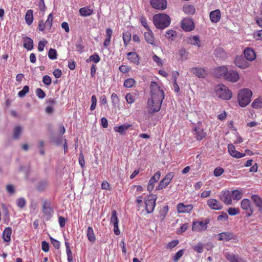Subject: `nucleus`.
Segmentation results:
<instances>
[{
  "label": "nucleus",
  "instance_id": "nucleus-34",
  "mask_svg": "<svg viewBox=\"0 0 262 262\" xmlns=\"http://www.w3.org/2000/svg\"><path fill=\"white\" fill-rule=\"evenodd\" d=\"M24 47L28 50H31L33 48V41L28 37L24 38Z\"/></svg>",
  "mask_w": 262,
  "mask_h": 262
},
{
  "label": "nucleus",
  "instance_id": "nucleus-55",
  "mask_svg": "<svg viewBox=\"0 0 262 262\" xmlns=\"http://www.w3.org/2000/svg\"><path fill=\"white\" fill-rule=\"evenodd\" d=\"M228 214L230 215L233 216L239 213V209L236 208H229L227 211Z\"/></svg>",
  "mask_w": 262,
  "mask_h": 262
},
{
  "label": "nucleus",
  "instance_id": "nucleus-30",
  "mask_svg": "<svg viewBox=\"0 0 262 262\" xmlns=\"http://www.w3.org/2000/svg\"><path fill=\"white\" fill-rule=\"evenodd\" d=\"M225 257L230 262H243V259L233 254L226 253Z\"/></svg>",
  "mask_w": 262,
  "mask_h": 262
},
{
  "label": "nucleus",
  "instance_id": "nucleus-28",
  "mask_svg": "<svg viewBox=\"0 0 262 262\" xmlns=\"http://www.w3.org/2000/svg\"><path fill=\"white\" fill-rule=\"evenodd\" d=\"M106 38L103 42L104 47L107 48L110 44L111 38L113 34V31L110 28H106L105 30Z\"/></svg>",
  "mask_w": 262,
  "mask_h": 262
},
{
  "label": "nucleus",
  "instance_id": "nucleus-58",
  "mask_svg": "<svg viewBox=\"0 0 262 262\" xmlns=\"http://www.w3.org/2000/svg\"><path fill=\"white\" fill-rule=\"evenodd\" d=\"M3 208L5 213L4 221L5 223H7L9 221V211L8 208L5 206H3Z\"/></svg>",
  "mask_w": 262,
  "mask_h": 262
},
{
  "label": "nucleus",
  "instance_id": "nucleus-60",
  "mask_svg": "<svg viewBox=\"0 0 262 262\" xmlns=\"http://www.w3.org/2000/svg\"><path fill=\"white\" fill-rule=\"evenodd\" d=\"M253 37L256 40H262V29L254 32Z\"/></svg>",
  "mask_w": 262,
  "mask_h": 262
},
{
  "label": "nucleus",
  "instance_id": "nucleus-20",
  "mask_svg": "<svg viewBox=\"0 0 262 262\" xmlns=\"http://www.w3.org/2000/svg\"><path fill=\"white\" fill-rule=\"evenodd\" d=\"M190 71L199 78H203L207 74L206 70L203 68H192L190 69Z\"/></svg>",
  "mask_w": 262,
  "mask_h": 262
},
{
  "label": "nucleus",
  "instance_id": "nucleus-56",
  "mask_svg": "<svg viewBox=\"0 0 262 262\" xmlns=\"http://www.w3.org/2000/svg\"><path fill=\"white\" fill-rule=\"evenodd\" d=\"M29 88L27 85H25L23 87L22 90L19 91L18 93V96L19 97H23L27 93L29 92Z\"/></svg>",
  "mask_w": 262,
  "mask_h": 262
},
{
  "label": "nucleus",
  "instance_id": "nucleus-64",
  "mask_svg": "<svg viewBox=\"0 0 262 262\" xmlns=\"http://www.w3.org/2000/svg\"><path fill=\"white\" fill-rule=\"evenodd\" d=\"M42 82L45 85L48 86L51 84L52 80L49 75H46L43 77Z\"/></svg>",
  "mask_w": 262,
  "mask_h": 262
},
{
  "label": "nucleus",
  "instance_id": "nucleus-54",
  "mask_svg": "<svg viewBox=\"0 0 262 262\" xmlns=\"http://www.w3.org/2000/svg\"><path fill=\"white\" fill-rule=\"evenodd\" d=\"M100 60V58L99 56L97 53H95V54L92 55L91 56H90L89 58L87 60V62H88V61L90 60V61H93L95 63H98V62H99Z\"/></svg>",
  "mask_w": 262,
  "mask_h": 262
},
{
  "label": "nucleus",
  "instance_id": "nucleus-45",
  "mask_svg": "<svg viewBox=\"0 0 262 262\" xmlns=\"http://www.w3.org/2000/svg\"><path fill=\"white\" fill-rule=\"evenodd\" d=\"M204 244L201 242L192 246L193 249L198 253H202L204 250Z\"/></svg>",
  "mask_w": 262,
  "mask_h": 262
},
{
  "label": "nucleus",
  "instance_id": "nucleus-46",
  "mask_svg": "<svg viewBox=\"0 0 262 262\" xmlns=\"http://www.w3.org/2000/svg\"><path fill=\"white\" fill-rule=\"evenodd\" d=\"M136 83L135 80L133 78H128L124 82V86L127 88H132Z\"/></svg>",
  "mask_w": 262,
  "mask_h": 262
},
{
  "label": "nucleus",
  "instance_id": "nucleus-62",
  "mask_svg": "<svg viewBox=\"0 0 262 262\" xmlns=\"http://www.w3.org/2000/svg\"><path fill=\"white\" fill-rule=\"evenodd\" d=\"M140 20L142 25L144 27V28H146L147 30H149L150 28L149 26L148 25L146 18L144 16H141L140 17Z\"/></svg>",
  "mask_w": 262,
  "mask_h": 262
},
{
  "label": "nucleus",
  "instance_id": "nucleus-14",
  "mask_svg": "<svg viewBox=\"0 0 262 262\" xmlns=\"http://www.w3.org/2000/svg\"><path fill=\"white\" fill-rule=\"evenodd\" d=\"M239 76L238 73L233 70L228 71L225 75L224 79L231 82H236L238 80Z\"/></svg>",
  "mask_w": 262,
  "mask_h": 262
},
{
  "label": "nucleus",
  "instance_id": "nucleus-51",
  "mask_svg": "<svg viewBox=\"0 0 262 262\" xmlns=\"http://www.w3.org/2000/svg\"><path fill=\"white\" fill-rule=\"evenodd\" d=\"M177 36L176 31L169 30L166 32L165 36L167 39L173 40V38Z\"/></svg>",
  "mask_w": 262,
  "mask_h": 262
},
{
  "label": "nucleus",
  "instance_id": "nucleus-36",
  "mask_svg": "<svg viewBox=\"0 0 262 262\" xmlns=\"http://www.w3.org/2000/svg\"><path fill=\"white\" fill-rule=\"evenodd\" d=\"M169 210V207L168 205H165L163 206L159 211V217L160 218L161 221H163Z\"/></svg>",
  "mask_w": 262,
  "mask_h": 262
},
{
  "label": "nucleus",
  "instance_id": "nucleus-22",
  "mask_svg": "<svg viewBox=\"0 0 262 262\" xmlns=\"http://www.w3.org/2000/svg\"><path fill=\"white\" fill-rule=\"evenodd\" d=\"M227 71L228 69L226 67H219L215 69L214 71V76L217 78H221L222 77L224 78Z\"/></svg>",
  "mask_w": 262,
  "mask_h": 262
},
{
  "label": "nucleus",
  "instance_id": "nucleus-7",
  "mask_svg": "<svg viewBox=\"0 0 262 262\" xmlns=\"http://www.w3.org/2000/svg\"><path fill=\"white\" fill-rule=\"evenodd\" d=\"M173 176L174 174L172 172L167 173L164 178L160 181L158 186L156 187V190H159L166 188L170 183Z\"/></svg>",
  "mask_w": 262,
  "mask_h": 262
},
{
  "label": "nucleus",
  "instance_id": "nucleus-13",
  "mask_svg": "<svg viewBox=\"0 0 262 262\" xmlns=\"http://www.w3.org/2000/svg\"><path fill=\"white\" fill-rule=\"evenodd\" d=\"M150 4L153 8L158 10H163L167 7L166 0H150Z\"/></svg>",
  "mask_w": 262,
  "mask_h": 262
},
{
  "label": "nucleus",
  "instance_id": "nucleus-38",
  "mask_svg": "<svg viewBox=\"0 0 262 262\" xmlns=\"http://www.w3.org/2000/svg\"><path fill=\"white\" fill-rule=\"evenodd\" d=\"M87 237L88 238V239L92 243H94L96 240V237H95L94 230L91 227H89L88 228Z\"/></svg>",
  "mask_w": 262,
  "mask_h": 262
},
{
  "label": "nucleus",
  "instance_id": "nucleus-29",
  "mask_svg": "<svg viewBox=\"0 0 262 262\" xmlns=\"http://www.w3.org/2000/svg\"><path fill=\"white\" fill-rule=\"evenodd\" d=\"M12 234V229L11 227H6L3 232V238L6 242H10L11 241V235Z\"/></svg>",
  "mask_w": 262,
  "mask_h": 262
},
{
  "label": "nucleus",
  "instance_id": "nucleus-1",
  "mask_svg": "<svg viewBox=\"0 0 262 262\" xmlns=\"http://www.w3.org/2000/svg\"><path fill=\"white\" fill-rule=\"evenodd\" d=\"M150 88V98L148 101L147 105L149 113H154L160 110L165 95L163 90L156 82L152 81Z\"/></svg>",
  "mask_w": 262,
  "mask_h": 262
},
{
  "label": "nucleus",
  "instance_id": "nucleus-3",
  "mask_svg": "<svg viewBox=\"0 0 262 262\" xmlns=\"http://www.w3.org/2000/svg\"><path fill=\"white\" fill-rule=\"evenodd\" d=\"M252 93L248 89L241 90L237 95L238 104L241 107L246 106L251 101Z\"/></svg>",
  "mask_w": 262,
  "mask_h": 262
},
{
  "label": "nucleus",
  "instance_id": "nucleus-50",
  "mask_svg": "<svg viewBox=\"0 0 262 262\" xmlns=\"http://www.w3.org/2000/svg\"><path fill=\"white\" fill-rule=\"evenodd\" d=\"M131 39L130 34L129 33H123V40L125 46H126Z\"/></svg>",
  "mask_w": 262,
  "mask_h": 262
},
{
  "label": "nucleus",
  "instance_id": "nucleus-61",
  "mask_svg": "<svg viewBox=\"0 0 262 262\" xmlns=\"http://www.w3.org/2000/svg\"><path fill=\"white\" fill-rule=\"evenodd\" d=\"M179 242L178 240H172V241L169 242L166 246L167 249H171L176 246H177L179 244Z\"/></svg>",
  "mask_w": 262,
  "mask_h": 262
},
{
  "label": "nucleus",
  "instance_id": "nucleus-49",
  "mask_svg": "<svg viewBox=\"0 0 262 262\" xmlns=\"http://www.w3.org/2000/svg\"><path fill=\"white\" fill-rule=\"evenodd\" d=\"M57 52L55 49L51 48L48 52V56L50 59L54 60L57 58Z\"/></svg>",
  "mask_w": 262,
  "mask_h": 262
},
{
  "label": "nucleus",
  "instance_id": "nucleus-43",
  "mask_svg": "<svg viewBox=\"0 0 262 262\" xmlns=\"http://www.w3.org/2000/svg\"><path fill=\"white\" fill-rule=\"evenodd\" d=\"M125 99L128 104H132L136 100V95L133 93H127L125 96Z\"/></svg>",
  "mask_w": 262,
  "mask_h": 262
},
{
  "label": "nucleus",
  "instance_id": "nucleus-23",
  "mask_svg": "<svg viewBox=\"0 0 262 262\" xmlns=\"http://www.w3.org/2000/svg\"><path fill=\"white\" fill-rule=\"evenodd\" d=\"M131 127V124L125 123L118 126L114 127V129L115 132L119 133L120 134L123 135L125 134L126 131Z\"/></svg>",
  "mask_w": 262,
  "mask_h": 262
},
{
  "label": "nucleus",
  "instance_id": "nucleus-41",
  "mask_svg": "<svg viewBox=\"0 0 262 262\" xmlns=\"http://www.w3.org/2000/svg\"><path fill=\"white\" fill-rule=\"evenodd\" d=\"M48 186V182L47 181L43 180L38 182L37 186V189L39 191H43Z\"/></svg>",
  "mask_w": 262,
  "mask_h": 262
},
{
  "label": "nucleus",
  "instance_id": "nucleus-53",
  "mask_svg": "<svg viewBox=\"0 0 262 262\" xmlns=\"http://www.w3.org/2000/svg\"><path fill=\"white\" fill-rule=\"evenodd\" d=\"M35 94L39 99H43L46 97V93L40 88H37L36 90Z\"/></svg>",
  "mask_w": 262,
  "mask_h": 262
},
{
  "label": "nucleus",
  "instance_id": "nucleus-31",
  "mask_svg": "<svg viewBox=\"0 0 262 262\" xmlns=\"http://www.w3.org/2000/svg\"><path fill=\"white\" fill-rule=\"evenodd\" d=\"M93 10L91 9L90 7H84L79 9V14L82 16H88L92 14Z\"/></svg>",
  "mask_w": 262,
  "mask_h": 262
},
{
  "label": "nucleus",
  "instance_id": "nucleus-33",
  "mask_svg": "<svg viewBox=\"0 0 262 262\" xmlns=\"http://www.w3.org/2000/svg\"><path fill=\"white\" fill-rule=\"evenodd\" d=\"M184 13L187 15H193L195 12V9L194 6L191 5H185L183 7Z\"/></svg>",
  "mask_w": 262,
  "mask_h": 262
},
{
  "label": "nucleus",
  "instance_id": "nucleus-57",
  "mask_svg": "<svg viewBox=\"0 0 262 262\" xmlns=\"http://www.w3.org/2000/svg\"><path fill=\"white\" fill-rule=\"evenodd\" d=\"M53 21V15L52 13H50L48 16L47 20L45 23L46 25V27L48 28L49 29H51Z\"/></svg>",
  "mask_w": 262,
  "mask_h": 262
},
{
  "label": "nucleus",
  "instance_id": "nucleus-10",
  "mask_svg": "<svg viewBox=\"0 0 262 262\" xmlns=\"http://www.w3.org/2000/svg\"><path fill=\"white\" fill-rule=\"evenodd\" d=\"M111 223L113 224L114 232L115 235H118L120 234V232L118 227L119 220L117 217V212L116 210H114L112 211V216L110 221Z\"/></svg>",
  "mask_w": 262,
  "mask_h": 262
},
{
  "label": "nucleus",
  "instance_id": "nucleus-39",
  "mask_svg": "<svg viewBox=\"0 0 262 262\" xmlns=\"http://www.w3.org/2000/svg\"><path fill=\"white\" fill-rule=\"evenodd\" d=\"M42 212L45 214L50 215L53 212L52 208L50 207L47 202L43 203L42 206Z\"/></svg>",
  "mask_w": 262,
  "mask_h": 262
},
{
  "label": "nucleus",
  "instance_id": "nucleus-4",
  "mask_svg": "<svg viewBox=\"0 0 262 262\" xmlns=\"http://www.w3.org/2000/svg\"><path fill=\"white\" fill-rule=\"evenodd\" d=\"M216 95L223 100H230L232 96L231 91L224 84H219L216 90Z\"/></svg>",
  "mask_w": 262,
  "mask_h": 262
},
{
  "label": "nucleus",
  "instance_id": "nucleus-15",
  "mask_svg": "<svg viewBox=\"0 0 262 262\" xmlns=\"http://www.w3.org/2000/svg\"><path fill=\"white\" fill-rule=\"evenodd\" d=\"M161 177V172L158 171L150 179L147 189L149 192L153 190L155 187V184L157 183L160 179Z\"/></svg>",
  "mask_w": 262,
  "mask_h": 262
},
{
  "label": "nucleus",
  "instance_id": "nucleus-9",
  "mask_svg": "<svg viewBox=\"0 0 262 262\" xmlns=\"http://www.w3.org/2000/svg\"><path fill=\"white\" fill-rule=\"evenodd\" d=\"M241 207L246 211L247 217L250 216L253 213V208L250 200L248 199H244L241 201Z\"/></svg>",
  "mask_w": 262,
  "mask_h": 262
},
{
  "label": "nucleus",
  "instance_id": "nucleus-44",
  "mask_svg": "<svg viewBox=\"0 0 262 262\" xmlns=\"http://www.w3.org/2000/svg\"><path fill=\"white\" fill-rule=\"evenodd\" d=\"M23 128L20 126H16L14 129L13 137L15 139H18L19 138L20 135L22 132Z\"/></svg>",
  "mask_w": 262,
  "mask_h": 262
},
{
  "label": "nucleus",
  "instance_id": "nucleus-63",
  "mask_svg": "<svg viewBox=\"0 0 262 262\" xmlns=\"http://www.w3.org/2000/svg\"><path fill=\"white\" fill-rule=\"evenodd\" d=\"M91 101H92V104H91V105L90 107V110L91 111H93L96 108V106L97 102V98L95 95H93L92 96Z\"/></svg>",
  "mask_w": 262,
  "mask_h": 262
},
{
  "label": "nucleus",
  "instance_id": "nucleus-16",
  "mask_svg": "<svg viewBox=\"0 0 262 262\" xmlns=\"http://www.w3.org/2000/svg\"><path fill=\"white\" fill-rule=\"evenodd\" d=\"M207 204L208 207L212 210H219L223 208L222 203L215 199H210L208 200Z\"/></svg>",
  "mask_w": 262,
  "mask_h": 262
},
{
  "label": "nucleus",
  "instance_id": "nucleus-47",
  "mask_svg": "<svg viewBox=\"0 0 262 262\" xmlns=\"http://www.w3.org/2000/svg\"><path fill=\"white\" fill-rule=\"evenodd\" d=\"M184 252V249H181L178 251L172 257V260L174 262L178 261L183 256Z\"/></svg>",
  "mask_w": 262,
  "mask_h": 262
},
{
  "label": "nucleus",
  "instance_id": "nucleus-19",
  "mask_svg": "<svg viewBox=\"0 0 262 262\" xmlns=\"http://www.w3.org/2000/svg\"><path fill=\"white\" fill-rule=\"evenodd\" d=\"M218 239L219 241H229L231 239H235L236 236L230 232H224L219 234Z\"/></svg>",
  "mask_w": 262,
  "mask_h": 262
},
{
  "label": "nucleus",
  "instance_id": "nucleus-48",
  "mask_svg": "<svg viewBox=\"0 0 262 262\" xmlns=\"http://www.w3.org/2000/svg\"><path fill=\"white\" fill-rule=\"evenodd\" d=\"M251 106L254 108H262V101L260 99H256L252 103Z\"/></svg>",
  "mask_w": 262,
  "mask_h": 262
},
{
  "label": "nucleus",
  "instance_id": "nucleus-6",
  "mask_svg": "<svg viewBox=\"0 0 262 262\" xmlns=\"http://www.w3.org/2000/svg\"><path fill=\"white\" fill-rule=\"evenodd\" d=\"M157 197L155 195H150L145 200V210L147 213H150L154 210L156 206Z\"/></svg>",
  "mask_w": 262,
  "mask_h": 262
},
{
  "label": "nucleus",
  "instance_id": "nucleus-40",
  "mask_svg": "<svg viewBox=\"0 0 262 262\" xmlns=\"http://www.w3.org/2000/svg\"><path fill=\"white\" fill-rule=\"evenodd\" d=\"M65 246L66 247V253L68 256V260L69 262H72L73 260L72 252L70 247V244L65 241Z\"/></svg>",
  "mask_w": 262,
  "mask_h": 262
},
{
  "label": "nucleus",
  "instance_id": "nucleus-52",
  "mask_svg": "<svg viewBox=\"0 0 262 262\" xmlns=\"http://www.w3.org/2000/svg\"><path fill=\"white\" fill-rule=\"evenodd\" d=\"M111 101H112L113 105L115 106L119 104V99L116 93H113L112 94Z\"/></svg>",
  "mask_w": 262,
  "mask_h": 262
},
{
  "label": "nucleus",
  "instance_id": "nucleus-25",
  "mask_svg": "<svg viewBox=\"0 0 262 262\" xmlns=\"http://www.w3.org/2000/svg\"><path fill=\"white\" fill-rule=\"evenodd\" d=\"M127 56L128 60H129L130 62H132L137 65H139L140 64L139 56L136 52H128L127 53Z\"/></svg>",
  "mask_w": 262,
  "mask_h": 262
},
{
  "label": "nucleus",
  "instance_id": "nucleus-8",
  "mask_svg": "<svg viewBox=\"0 0 262 262\" xmlns=\"http://www.w3.org/2000/svg\"><path fill=\"white\" fill-rule=\"evenodd\" d=\"M220 200L226 205H231L232 204V194L228 190H223L220 194Z\"/></svg>",
  "mask_w": 262,
  "mask_h": 262
},
{
  "label": "nucleus",
  "instance_id": "nucleus-32",
  "mask_svg": "<svg viewBox=\"0 0 262 262\" xmlns=\"http://www.w3.org/2000/svg\"><path fill=\"white\" fill-rule=\"evenodd\" d=\"M144 37L146 41L151 44L154 45L155 43V38L152 32L150 29L147 30V32L144 33Z\"/></svg>",
  "mask_w": 262,
  "mask_h": 262
},
{
  "label": "nucleus",
  "instance_id": "nucleus-17",
  "mask_svg": "<svg viewBox=\"0 0 262 262\" xmlns=\"http://www.w3.org/2000/svg\"><path fill=\"white\" fill-rule=\"evenodd\" d=\"M234 63L235 65L242 69L248 68L250 66V63L242 56H236Z\"/></svg>",
  "mask_w": 262,
  "mask_h": 262
},
{
  "label": "nucleus",
  "instance_id": "nucleus-11",
  "mask_svg": "<svg viewBox=\"0 0 262 262\" xmlns=\"http://www.w3.org/2000/svg\"><path fill=\"white\" fill-rule=\"evenodd\" d=\"M181 28L184 31H191L194 29V22L191 18H184L181 21Z\"/></svg>",
  "mask_w": 262,
  "mask_h": 262
},
{
  "label": "nucleus",
  "instance_id": "nucleus-37",
  "mask_svg": "<svg viewBox=\"0 0 262 262\" xmlns=\"http://www.w3.org/2000/svg\"><path fill=\"white\" fill-rule=\"evenodd\" d=\"M232 198L233 200L238 201L242 199L243 191L239 189H235L231 191Z\"/></svg>",
  "mask_w": 262,
  "mask_h": 262
},
{
  "label": "nucleus",
  "instance_id": "nucleus-2",
  "mask_svg": "<svg viewBox=\"0 0 262 262\" xmlns=\"http://www.w3.org/2000/svg\"><path fill=\"white\" fill-rule=\"evenodd\" d=\"M170 22V17L166 14L159 13L153 16V23L157 29H164L169 26Z\"/></svg>",
  "mask_w": 262,
  "mask_h": 262
},
{
  "label": "nucleus",
  "instance_id": "nucleus-59",
  "mask_svg": "<svg viewBox=\"0 0 262 262\" xmlns=\"http://www.w3.org/2000/svg\"><path fill=\"white\" fill-rule=\"evenodd\" d=\"M224 172V169L221 167H217L215 168L213 174L215 177H220Z\"/></svg>",
  "mask_w": 262,
  "mask_h": 262
},
{
  "label": "nucleus",
  "instance_id": "nucleus-27",
  "mask_svg": "<svg viewBox=\"0 0 262 262\" xmlns=\"http://www.w3.org/2000/svg\"><path fill=\"white\" fill-rule=\"evenodd\" d=\"M193 130L195 133V137L198 140H202L206 136V132L200 127H195Z\"/></svg>",
  "mask_w": 262,
  "mask_h": 262
},
{
  "label": "nucleus",
  "instance_id": "nucleus-35",
  "mask_svg": "<svg viewBox=\"0 0 262 262\" xmlns=\"http://www.w3.org/2000/svg\"><path fill=\"white\" fill-rule=\"evenodd\" d=\"M33 11L29 9L27 10L25 15V21L28 25H30L33 21Z\"/></svg>",
  "mask_w": 262,
  "mask_h": 262
},
{
  "label": "nucleus",
  "instance_id": "nucleus-24",
  "mask_svg": "<svg viewBox=\"0 0 262 262\" xmlns=\"http://www.w3.org/2000/svg\"><path fill=\"white\" fill-rule=\"evenodd\" d=\"M244 53L245 57L249 61H253L256 58V54L255 52L251 48H246L245 50Z\"/></svg>",
  "mask_w": 262,
  "mask_h": 262
},
{
  "label": "nucleus",
  "instance_id": "nucleus-18",
  "mask_svg": "<svg viewBox=\"0 0 262 262\" xmlns=\"http://www.w3.org/2000/svg\"><path fill=\"white\" fill-rule=\"evenodd\" d=\"M228 149L229 154L234 158L238 159L244 157L246 156L245 153H241L236 150L235 146L232 144L228 145Z\"/></svg>",
  "mask_w": 262,
  "mask_h": 262
},
{
  "label": "nucleus",
  "instance_id": "nucleus-12",
  "mask_svg": "<svg viewBox=\"0 0 262 262\" xmlns=\"http://www.w3.org/2000/svg\"><path fill=\"white\" fill-rule=\"evenodd\" d=\"M193 208L192 204L185 205L183 203H179L177 205V210L179 213H189Z\"/></svg>",
  "mask_w": 262,
  "mask_h": 262
},
{
  "label": "nucleus",
  "instance_id": "nucleus-5",
  "mask_svg": "<svg viewBox=\"0 0 262 262\" xmlns=\"http://www.w3.org/2000/svg\"><path fill=\"white\" fill-rule=\"evenodd\" d=\"M209 220L205 219L203 221L198 220L193 221L192 224V230L193 232H201L205 231L207 228Z\"/></svg>",
  "mask_w": 262,
  "mask_h": 262
},
{
  "label": "nucleus",
  "instance_id": "nucleus-26",
  "mask_svg": "<svg viewBox=\"0 0 262 262\" xmlns=\"http://www.w3.org/2000/svg\"><path fill=\"white\" fill-rule=\"evenodd\" d=\"M221 17V12L219 9L215 10L210 12V20L213 23L219 22Z\"/></svg>",
  "mask_w": 262,
  "mask_h": 262
},
{
  "label": "nucleus",
  "instance_id": "nucleus-42",
  "mask_svg": "<svg viewBox=\"0 0 262 262\" xmlns=\"http://www.w3.org/2000/svg\"><path fill=\"white\" fill-rule=\"evenodd\" d=\"M190 43L200 47L201 46V41L199 36H193L189 38Z\"/></svg>",
  "mask_w": 262,
  "mask_h": 262
},
{
  "label": "nucleus",
  "instance_id": "nucleus-21",
  "mask_svg": "<svg viewBox=\"0 0 262 262\" xmlns=\"http://www.w3.org/2000/svg\"><path fill=\"white\" fill-rule=\"evenodd\" d=\"M251 199L254 204L255 207L258 208V211L262 214V199L257 195L253 194L251 196Z\"/></svg>",
  "mask_w": 262,
  "mask_h": 262
}]
</instances>
